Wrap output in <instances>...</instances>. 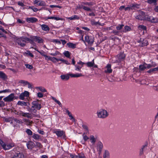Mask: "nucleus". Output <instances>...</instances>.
Masks as SVG:
<instances>
[{
	"label": "nucleus",
	"instance_id": "f8f14e48",
	"mask_svg": "<svg viewBox=\"0 0 158 158\" xmlns=\"http://www.w3.org/2000/svg\"><path fill=\"white\" fill-rule=\"evenodd\" d=\"M85 40L89 44H92L94 41V38L92 37H89L88 36H85Z\"/></svg>",
	"mask_w": 158,
	"mask_h": 158
},
{
	"label": "nucleus",
	"instance_id": "4468645a",
	"mask_svg": "<svg viewBox=\"0 0 158 158\" xmlns=\"http://www.w3.org/2000/svg\"><path fill=\"white\" fill-rule=\"evenodd\" d=\"M29 93L27 91H25L24 92L22 93L19 96V98L20 99L23 100L24 99L25 97L29 96Z\"/></svg>",
	"mask_w": 158,
	"mask_h": 158
},
{
	"label": "nucleus",
	"instance_id": "6ab92c4d",
	"mask_svg": "<svg viewBox=\"0 0 158 158\" xmlns=\"http://www.w3.org/2000/svg\"><path fill=\"white\" fill-rule=\"evenodd\" d=\"M89 139L93 145H94L97 140V138L93 135H90Z\"/></svg>",
	"mask_w": 158,
	"mask_h": 158
},
{
	"label": "nucleus",
	"instance_id": "69168bd1",
	"mask_svg": "<svg viewBox=\"0 0 158 158\" xmlns=\"http://www.w3.org/2000/svg\"><path fill=\"white\" fill-rule=\"evenodd\" d=\"M50 7L51 8L58 7L59 8H61V6L58 5H51L50 6Z\"/></svg>",
	"mask_w": 158,
	"mask_h": 158
},
{
	"label": "nucleus",
	"instance_id": "a878e982",
	"mask_svg": "<svg viewBox=\"0 0 158 158\" xmlns=\"http://www.w3.org/2000/svg\"><path fill=\"white\" fill-rule=\"evenodd\" d=\"M149 21H150L152 23H155L157 22L158 20L156 18H154L153 17L151 16L149 18Z\"/></svg>",
	"mask_w": 158,
	"mask_h": 158
},
{
	"label": "nucleus",
	"instance_id": "39448f33",
	"mask_svg": "<svg viewBox=\"0 0 158 158\" xmlns=\"http://www.w3.org/2000/svg\"><path fill=\"white\" fill-rule=\"evenodd\" d=\"M15 42L21 47H24L26 45V41L25 40V37H20L17 38L15 40Z\"/></svg>",
	"mask_w": 158,
	"mask_h": 158
},
{
	"label": "nucleus",
	"instance_id": "4d7b16f0",
	"mask_svg": "<svg viewBox=\"0 0 158 158\" xmlns=\"http://www.w3.org/2000/svg\"><path fill=\"white\" fill-rule=\"evenodd\" d=\"M120 31H118V30H114L111 32L112 33H113L114 35H118L120 33Z\"/></svg>",
	"mask_w": 158,
	"mask_h": 158
},
{
	"label": "nucleus",
	"instance_id": "09e8293b",
	"mask_svg": "<svg viewBox=\"0 0 158 158\" xmlns=\"http://www.w3.org/2000/svg\"><path fill=\"white\" fill-rule=\"evenodd\" d=\"M3 120L5 121L6 122H11L12 117H9L8 118H6L3 117L2 118Z\"/></svg>",
	"mask_w": 158,
	"mask_h": 158
},
{
	"label": "nucleus",
	"instance_id": "5701e85b",
	"mask_svg": "<svg viewBox=\"0 0 158 158\" xmlns=\"http://www.w3.org/2000/svg\"><path fill=\"white\" fill-rule=\"evenodd\" d=\"M42 29L44 31H49L50 30L49 27L46 25L42 24L41 25Z\"/></svg>",
	"mask_w": 158,
	"mask_h": 158
},
{
	"label": "nucleus",
	"instance_id": "72a5a7b5",
	"mask_svg": "<svg viewBox=\"0 0 158 158\" xmlns=\"http://www.w3.org/2000/svg\"><path fill=\"white\" fill-rule=\"evenodd\" d=\"M125 29L121 31L122 32H126L127 31H129L131 30V28L129 26H126L124 27Z\"/></svg>",
	"mask_w": 158,
	"mask_h": 158
},
{
	"label": "nucleus",
	"instance_id": "c85d7f7f",
	"mask_svg": "<svg viewBox=\"0 0 158 158\" xmlns=\"http://www.w3.org/2000/svg\"><path fill=\"white\" fill-rule=\"evenodd\" d=\"M67 18L70 20H74L76 19H79V17L77 15H75L72 16L71 17H68Z\"/></svg>",
	"mask_w": 158,
	"mask_h": 158
},
{
	"label": "nucleus",
	"instance_id": "603ef678",
	"mask_svg": "<svg viewBox=\"0 0 158 158\" xmlns=\"http://www.w3.org/2000/svg\"><path fill=\"white\" fill-rule=\"evenodd\" d=\"M82 66V65H81V66H79L76 65H75V67L76 68L75 69L76 71H81V69Z\"/></svg>",
	"mask_w": 158,
	"mask_h": 158
},
{
	"label": "nucleus",
	"instance_id": "4be33fe9",
	"mask_svg": "<svg viewBox=\"0 0 158 158\" xmlns=\"http://www.w3.org/2000/svg\"><path fill=\"white\" fill-rule=\"evenodd\" d=\"M69 74H67L66 75H61L60 76L61 79L64 80L66 81L69 80Z\"/></svg>",
	"mask_w": 158,
	"mask_h": 158
},
{
	"label": "nucleus",
	"instance_id": "c756f323",
	"mask_svg": "<svg viewBox=\"0 0 158 158\" xmlns=\"http://www.w3.org/2000/svg\"><path fill=\"white\" fill-rule=\"evenodd\" d=\"M47 19H54L56 20H63V19L61 18L55 17H53V16L48 17H47Z\"/></svg>",
	"mask_w": 158,
	"mask_h": 158
},
{
	"label": "nucleus",
	"instance_id": "9b49d317",
	"mask_svg": "<svg viewBox=\"0 0 158 158\" xmlns=\"http://www.w3.org/2000/svg\"><path fill=\"white\" fill-rule=\"evenodd\" d=\"M31 38L34 41L37 42L39 43H43L44 41L43 39L38 36H32L31 37Z\"/></svg>",
	"mask_w": 158,
	"mask_h": 158
},
{
	"label": "nucleus",
	"instance_id": "2eb2a0df",
	"mask_svg": "<svg viewBox=\"0 0 158 158\" xmlns=\"http://www.w3.org/2000/svg\"><path fill=\"white\" fill-rule=\"evenodd\" d=\"M53 133L56 134L58 137L64 136V132L63 131L57 130L54 131Z\"/></svg>",
	"mask_w": 158,
	"mask_h": 158
},
{
	"label": "nucleus",
	"instance_id": "2f4dec72",
	"mask_svg": "<svg viewBox=\"0 0 158 158\" xmlns=\"http://www.w3.org/2000/svg\"><path fill=\"white\" fill-rule=\"evenodd\" d=\"M20 121L19 120L17 119L16 118H12L11 119V123H14V124H15L17 123H20Z\"/></svg>",
	"mask_w": 158,
	"mask_h": 158
},
{
	"label": "nucleus",
	"instance_id": "774afa93",
	"mask_svg": "<svg viewBox=\"0 0 158 158\" xmlns=\"http://www.w3.org/2000/svg\"><path fill=\"white\" fill-rule=\"evenodd\" d=\"M78 158H86L83 154H80L78 155Z\"/></svg>",
	"mask_w": 158,
	"mask_h": 158
},
{
	"label": "nucleus",
	"instance_id": "13d9d810",
	"mask_svg": "<svg viewBox=\"0 0 158 158\" xmlns=\"http://www.w3.org/2000/svg\"><path fill=\"white\" fill-rule=\"evenodd\" d=\"M64 55L66 57H67L68 58L69 57L70 54L69 52V51H65L64 52Z\"/></svg>",
	"mask_w": 158,
	"mask_h": 158
},
{
	"label": "nucleus",
	"instance_id": "8fccbe9b",
	"mask_svg": "<svg viewBox=\"0 0 158 158\" xmlns=\"http://www.w3.org/2000/svg\"><path fill=\"white\" fill-rule=\"evenodd\" d=\"M87 65L89 67H91L94 65V60L92 62H88L86 63Z\"/></svg>",
	"mask_w": 158,
	"mask_h": 158
},
{
	"label": "nucleus",
	"instance_id": "c03bdc74",
	"mask_svg": "<svg viewBox=\"0 0 158 158\" xmlns=\"http://www.w3.org/2000/svg\"><path fill=\"white\" fill-rule=\"evenodd\" d=\"M31 39H30L27 37H25V40L26 41V42L27 41H28L29 42H30L31 44H35V43L34 42V40H33L31 38Z\"/></svg>",
	"mask_w": 158,
	"mask_h": 158
},
{
	"label": "nucleus",
	"instance_id": "37998d69",
	"mask_svg": "<svg viewBox=\"0 0 158 158\" xmlns=\"http://www.w3.org/2000/svg\"><path fill=\"white\" fill-rule=\"evenodd\" d=\"M86 133L85 132H84L82 134V136L83 137V139L85 141H87V140L89 139V137H88L86 135Z\"/></svg>",
	"mask_w": 158,
	"mask_h": 158
},
{
	"label": "nucleus",
	"instance_id": "bf43d9fd",
	"mask_svg": "<svg viewBox=\"0 0 158 158\" xmlns=\"http://www.w3.org/2000/svg\"><path fill=\"white\" fill-rule=\"evenodd\" d=\"M28 9L32 10L34 12H36L38 10L37 8H35L34 6H29Z\"/></svg>",
	"mask_w": 158,
	"mask_h": 158
},
{
	"label": "nucleus",
	"instance_id": "20e7f679",
	"mask_svg": "<svg viewBox=\"0 0 158 158\" xmlns=\"http://www.w3.org/2000/svg\"><path fill=\"white\" fill-rule=\"evenodd\" d=\"M148 146V143L147 142L145 143V144L141 146L139 150V156L143 155L145 153H146V154H147L146 152Z\"/></svg>",
	"mask_w": 158,
	"mask_h": 158
},
{
	"label": "nucleus",
	"instance_id": "423d86ee",
	"mask_svg": "<svg viewBox=\"0 0 158 158\" xmlns=\"http://www.w3.org/2000/svg\"><path fill=\"white\" fill-rule=\"evenodd\" d=\"M125 57V55L123 53H120L117 56V59L115 61H113V63H119L123 61Z\"/></svg>",
	"mask_w": 158,
	"mask_h": 158
},
{
	"label": "nucleus",
	"instance_id": "b1692460",
	"mask_svg": "<svg viewBox=\"0 0 158 158\" xmlns=\"http://www.w3.org/2000/svg\"><path fill=\"white\" fill-rule=\"evenodd\" d=\"M82 127L83 130H84L86 134L89 133V129L88 126L85 124H83L82 125Z\"/></svg>",
	"mask_w": 158,
	"mask_h": 158
},
{
	"label": "nucleus",
	"instance_id": "3c124183",
	"mask_svg": "<svg viewBox=\"0 0 158 158\" xmlns=\"http://www.w3.org/2000/svg\"><path fill=\"white\" fill-rule=\"evenodd\" d=\"M157 0H149V3L155 5L156 4Z\"/></svg>",
	"mask_w": 158,
	"mask_h": 158
},
{
	"label": "nucleus",
	"instance_id": "412c9836",
	"mask_svg": "<svg viewBox=\"0 0 158 158\" xmlns=\"http://www.w3.org/2000/svg\"><path fill=\"white\" fill-rule=\"evenodd\" d=\"M27 148L29 149H32L35 146V143L32 142H29L27 144Z\"/></svg>",
	"mask_w": 158,
	"mask_h": 158
},
{
	"label": "nucleus",
	"instance_id": "cd10ccee",
	"mask_svg": "<svg viewBox=\"0 0 158 158\" xmlns=\"http://www.w3.org/2000/svg\"><path fill=\"white\" fill-rule=\"evenodd\" d=\"M0 78L3 80H5L7 78V76L3 72L0 71Z\"/></svg>",
	"mask_w": 158,
	"mask_h": 158
},
{
	"label": "nucleus",
	"instance_id": "393cba45",
	"mask_svg": "<svg viewBox=\"0 0 158 158\" xmlns=\"http://www.w3.org/2000/svg\"><path fill=\"white\" fill-rule=\"evenodd\" d=\"M69 75L72 77H78L83 76L81 73L70 74Z\"/></svg>",
	"mask_w": 158,
	"mask_h": 158
},
{
	"label": "nucleus",
	"instance_id": "a18cd8bd",
	"mask_svg": "<svg viewBox=\"0 0 158 158\" xmlns=\"http://www.w3.org/2000/svg\"><path fill=\"white\" fill-rule=\"evenodd\" d=\"M124 26V25L123 24H119L116 26V30L118 31H120L123 28Z\"/></svg>",
	"mask_w": 158,
	"mask_h": 158
},
{
	"label": "nucleus",
	"instance_id": "dca6fc26",
	"mask_svg": "<svg viewBox=\"0 0 158 158\" xmlns=\"http://www.w3.org/2000/svg\"><path fill=\"white\" fill-rule=\"evenodd\" d=\"M82 8H83L86 11H92L91 9L89 7H87L86 6H85L83 5H79V6H77V8H78V9H81Z\"/></svg>",
	"mask_w": 158,
	"mask_h": 158
},
{
	"label": "nucleus",
	"instance_id": "4c0bfd02",
	"mask_svg": "<svg viewBox=\"0 0 158 158\" xmlns=\"http://www.w3.org/2000/svg\"><path fill=\"white\" fill-rule=\"evenodd\" d=\"M32 137L35 139L38 140L40 138V136L39 135L34 133L32 136Z\"/></svg>",
	"mask_w": 158,
	"mask_h": 158
},
{
	"label": "nucleus",
	"instance_id": "6e6d98bb",
	"mask_svg": "<svg viewBox=\"0 0 158 158\" xmlns=\"http://www.w3.org/2000/svg\"><path fill=\"white\" fill-rule=\"evenodd\" d=\"M146 68V67L144 65H141L139 66V69L140 71L144 70Z\"/></svg>",
	"mask_w": 158,
	"mask_h": 158
},
{
	"label": "nucleus",
	"instance_id": "aec40b11",
	"mask_svg": "<svg viewBox=\"0 0 158 158\" xmlns=\"http://www.w3.org/2000/svg\"><path fill=\"white\" fill-rule=\"evenodd\" d=\"M26 20L28 23H34L37 21V19L34 17L27 18Z\"/></svg>",
	"mask_w": 158,
	"mask_h": 158
},
{
	"label": "nucleus",
	"instance_id": "0eeeda50",
	"mask_svg": "<svg viewBox=\"0 0 158 158\" xmlns=\"http://www.w3.org/2000/svg\"><path fill=\"white\" fill-rule=\"evenodd\" d=\"M139 5L137 4L130 5L125 8V11H130L131 10H135L139 8Z\"/></svg>",
	"mask_w": 158,
	"mask_h": 158
},
{
	"label": "nucleus",
	"instance_id": "e2e57ef3",
	"mask_svg": "<svg viewBox=\"0 0 158 158\" xmlns=\"http://www.w3.org/2000/svg\"><path fill=\"white\" fill-rule=\"evenodd\" d=\"M69 117L70 118V119L73 122H75V119L74 118V117L72 115V114H70L69 115Z\"/></svg>",
	"mask_w": 158,
	"mask_h": 158
},
{
	"label": "nucleus",
	"instance_id": "79ce46f5",
	"mask_svg": "<svg viewBox=\"0 0 158 158\" xmlns=\"http://www.w3.org/2000/svg\"><path fill=\"white\" fill-rule=\"evenodd\" d=\"M82 3L84 5H88L89 6H93L95 4V3L93 2H83Z\"/></svg>",
	"mask_w": 158,
	"mask_h": 158
},
{
	"label": "nucleus",
	"instance_id": "052dcab7",
	"mask_svg": "<svg viewBox=\"0 0 158 158\" xmlns=\"http://www.w3.org/2000/svg\"><path fill=\"white\" fill-rule=\"evenodd\" d=\"M25 66L27 68L29 69H31L33 68L32 66L29 64H25Z\"/></svg>",
	"mask_w": 158,
	"mask_h": 158
},
{
	"label": "nucleus",
	"instance_id": "f704fd0d",
	"mask_svg": "<svg viewBox=\"0 0 158 158\" xmlns=\"http://www.w3.org/2000/svg\"><path fill=\"white\" fill-rule=\"evenodd\" d=\"M150 63L149 64V68L150 67H155L156 66V64L155 62L152 60L150 61Z\"/></svg>",
	"mask_w": 158,
	"mask_h": 158
},
{
	"label": "nucleus",
	"instance_id": "e433bc0d",
	"mask_svg": "<svg viewBox=\"0 0 158 158\" xmlns=\"http://www.w3.org/2000/svg\"><path fill=\"white\" fill-rule=\"evenodd\" d=\"M31 114L28 113H24L23 112V117L31 118Z\"/></svg>",
	"mask_w": 158,
	"mask_h": 158
},
{
	"label": "nucleus",
	"instance_id": "7c9ffc66",
	"mask_svg": "<svg viewBox=\"0 0 158 158\" xmlns=\"http://www.w3.org/2000/svg\"><path fill=\"white\" fill-rule=\"evenodd\" d=\"M138 27L139 30H143V33L144 32V31H145L146 32L147 31V27H146V26H144L142 25H139L138 26Z\"/></svg>",
	"mask_w": 158,
	"mask_h": 158
},
{
	"label": "nucleus",
	"instance_id": "ddd939ff",
	"mask_svg": "<svg viewBox=\"0 0 158 158\" xmlns=\"http://www.w3.org/2000/svg\"><path fill=\"white\" fill-rule=\"evenodd\" d=\"M112 71L111 64H108L105 68V72L107 73H112Z\"/></svg>",
	"mask_w": 158,
	"mask_h": 158
},
{
	"label": "nucleus",
	"instance_id": "9d476101",
	"mask_svg": "<svg viewBox=\"0 0 158 158\" xmlns=\"http://www.w3.org/2000/svg\"><path fill=\"white\" fill-rule=\"evenodd\" d=\"M136 18L141 20H146L145 13L142 11H140L139 15L136 17Z\"/></svg>",
	"mask_w": 158,
	"mask_h": 158
},
{
	"label": "nucleus",
	"instance_id": "864d4df0",
	"mask_svg": "<svg viewBox=\"0 0 158 158\" xmlns=\"http://www.w3.org/2000/svg\"><path fill=\"white\" fill-rule=\"evenodd\" d=\"M35 146L36 147L41 148L42 147V145L41 143L39 142H36L35 145Z\"/></svg>",
	"mask_w": 158,
	"mask_h": 158
},
{
	"label": "nucleus",
	"instance_id": "f257e3e1",
	"mask_svg": "<svg viewBox=\"0 0 158 158\" xmlns=\"http://www.w3.org/2000/svg\"><path fill=\"white\" fill-rule=\"evenodd\" d=\"M32 106L30 109V111L31 114L34 115L37 112L36 110H39L41 108V105L39 102L38 101H34L32 102Z\"/></svg>",
	"mask_w": 158,
	"mask_h": 158
},
{
	"label": "nucleus",
	"instance_id": "de8ad7c7",
	"mask_svg": "<svg viewBox=\"0 0 158 158\" xmlns=\"http://www.w3.org/2000/svg\"><path fill=\"white\" fill-rule=\"evenodd\" d=\"M67 45L69 48H76V45L72 43H69L67 44Z\"/></svg>",
	"mask_w": 158,
	"mask_h": 158
},
{
	"label": "nucleus",
	"instance_id": "f3484780",
	"mask_svg": "<svg viewBox=\"0 0 158 158\" xmlns=\"http://www.w3.org/2000/svg\"><path fill=\"white\" fill-rule=\"evenodd\" d=\"M34 3L39 6H45L46 5L44 1L40 0H35L34 1Z\"/></svg>",
	"mask_w": 158,
	"mask_h": 158
},
{
	"label": "nucleus",
	"instance_id": "f03ea898",
	"mask_svg": "<svg viewBox=\"0 0 158 158\" xmlns=\"http://www.w3.org/2000/svg\"><path fill=\"white\" fill-rule=\"evenodd\" d=\"M97 117L101 119L106 118L109 115L108 112L106 110L104 109L98 110L96 113Z\"/></svg>",
	"mask_w": 158,
	"mask_h": 158
},
{
	"label": "nucleus",
	"instance_id": "6e6552de",
	"mask_svg": "<svg viewBox=\"0 0 158 158\" xmlns=\"http://www.w3.org/2000/svg\"><path fill=\"white\" fill-rule=\"evenodd\" d=\"M14 94L11 93L8 96L4 98L3 100L6 102H10L13 101L15 98Z\"/></svg>",
	"mask_w": 158,
	"mask_h": 158
},
{
	"label": "nucleus",
	"instance_id": "7ed1b4c3",
	"mask_svg": "<svg viewBox=\"0 0 158 158\" xmlns=\"http://www.w3.org/2000/svg\"><path fill=\"white\" fill-rule=\"evenodd\" d=\"M0 144L4 150H8L11 148L15 146L14 143H6L2 140H0Z\"/></svg>",
	"mask_w": 158,
	"mask_h": 158
},
{
	"label": "nucleus",
	"instance_id": "5fc2aeb1",
	"mask_svg": "<svg viewBox=\"0 0 158 158\" xmlns=\"http://www.w3.org/2000/svg\"><path fill=\"white\" fill-rule=\"evenodd\" d=\"M26 132L28 135H32V131L29 129H27Z\"/></svg>",
	"mask_w": 158,
	"mask_h": 158
},
{
	"label": "nucleus",
	"instance_id": "1a4fd4ad",
	"mask_svg": "<svg viewBox=\"0 0 158 158\" xmlns=\"http://www.w3.org/2000/svg\"><path fill=\"white\" fill-rule=\"evenodd\" d=\"M103 148V145L102 143L101 142H98L97 144L96 148L99 154L100 155L101 154Z\"/></svg>",
	"mask_w": 158,
	"mask_h": 158
},
{
	"label": "nucleus",
	"instance_id": "680f3d73",
	"mask_svg": "<svg viewBox=\"0 0 158 158\" xmlns=\"http://www.w3.org/2000/svg\"><path fill=\"white\" fill-rule=\"evenodd\" d=\"M26 54L29 55L32 57H33L34 56V55L32 54V53H31L29 51H27L26 52Z\"/></svg>",
	"mask_w": 158,
	"mask_h": 158
},
{
	"label": "nucleus",
	"instance_id": "ea45409f",
	"mask_svg": "<svg viewBox=\"0 0 158 158\" xmlns=\"http://www.w3.org/2000/svg\"><path fill=\"white\" fill-rule=\"evenodd\" d=\"M3 97V96H0V107H2L5 106V103L2 101V98Z\"/></svg>",
	"mask_w": 158,
	"mask_h": 158
},
{
	"label": "nucleus",
	"instance_id": "473e14b6",
	"mask_svg": "<svg viewBox=\"0 0 158 158\" xmlns=\"http://www.w3.org/2000/svg\"><path fill=\"white\" fill-rule=\"evenodd\" d=\"M28 81L23 80H21L19 81V84H23L24 86H25L27 85V84Z\"/></svg>",
	"mask_w": 158,
	"mask_h": 158
},
{
	"label": "nucleus",
	"instance_id": "0e129e2a",
	"mask_svg": "<svg viewBox=\"0 0 158 158\" xmlns=\"http://www.w3.org/2000/svg\"><path fill=\"white\" fill-rule=\"evenodd\" d=\"M39 89L42 92H46L47 91L46 89L44 88H43L42 87H39Z\"/></svg>",
	"mask_w": 158,
	"mask_h": 158
},
{
	"label": "nucleus",
	"instance_id": "a19ab883",
	"mask_svg": "<svg viewBox=\"0 0 158 158\" xmlns=\"http://www.w3.org/2000/svg\"><path fill=\"white\" fill-rule=\"evenodd\" d=\"M82 3L84 5H88L89 6H93L95 4V3L93 2H83Z\"/></svg>",
	"mask_w": 158,
	"mask_h": 158
},
{
	"label": "nucleus",
	"instance_id": "bb28decb",
	"mask_svg": "<svg viewBox=\"0 0 158 158\" xmlns=\"http://www.w3.org/2000/svg\"><path fill=\"white\" fill-rule=\"evenodd\" d=\"M23 155L21 153L17 154L14 155L11 158H23Z\"/></svg>",
	"mask_w": 158,
	"mask_h": 158
},
{
	"label": "nucleus",
	"instance_id": "49530a36",
	"mask_svg": "<svg viewBox=\"0 0 158 158\" xmlns=\"http://www.w3.org/2000/svg\"><path fill=\"white\" fill-rule=\"evenodd\" d=\"M24 122L25 124L27 125H30L33 123L32 121H30L29 120L26 119L24 120Z\"/></svg>",
	"mask_w": 158,
	"mask_h": 158
},
{
	"label": "nucleus",
	"instance_id": "338daca9",
	"mask_svg": "<svg viewBox=\"0 0 158 158\" xmlns=\"http://www.w3.org/2000/svg\"><path fill=\"white\" fill-rule=\"evenodd\" d=\"M37 51L39 52L41 55L44 56V57L46 55L45 54V52L42 51V52H40L39 51V50H37Z\"/></svg>",
	"mask_w": 158,
	"mask_h": 158
},
{
	"label": "nucleus",
	"instance_id": "a211bd4d",
	"mask_svg": "<svg viewBox=\"0 0 158 158\" xmlns=\"http://www.w3.org/2000/svg\"><path fill=\"white\" fill-rule=\"evenodd\" d=\"M110 154L109 151L107 150L104 151L103 153V158H110Z\"/></svg>",
	"mask_w": 158,
	"mask_h": 158
},
{
	"label": "nucleus",
	"instance_id": "58836bf2",
	"mask_svg": "<svg viewBox=\"0 0 158 158\" xmlns=\"http://www.w3.org/2000/svg\"><path fill=\"white\" fill-rule=\"evenodd\" d=\"M17 104L19 105H20L22 106H27V103L26 102L21 101H18Z\"/></svg>",
	"mask_w": 158,
	"mask_h": 158
},
{
	"label": "nucleus",
	"instance_id": "c9c22d12",
	"mask_svg": "<svg viewBox=\"0 0 158 158\" xmlns=\"http://www.w3.org/2000/svg\"><path fill=\"white\" fill-rule=\"evenodd\" d=\"M15 113L16 114L20 116H23V112L21 110H19V111L15 110Z\"/></svg>",
	"mask_w": 158,
	"mask_h": 158
}]
</instances>
